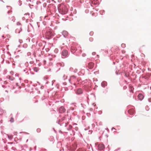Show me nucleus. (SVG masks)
I'll use <instances>...</instances> for the list:
<instances>
[{"label":"nucleus","instance_id":"obj_1","mask_svg":"<svg viewBox=\"0 0 151 151\" xmlns=\"http://www.w3.org/2000/svg\"><path fill=\"white\" fill-rule=\"evenodd\" d=\"M58 10L61 14H65L68 11V9L66 6L63 4H61L58 7Z\"/></svg>","mask_w":151,"mask_h":151},{"label":"nucleus","instance_id":"obj_2","mask_svg":"<svg viewBox=\"0 0 151 151\" xmlns=\"http://www.w3.org/2000/svg\"><path fill=\"white\" fill-rule=\"evenodd\" d=\"M45 35L47 39H49L54 35V33L52 29H50L47 31Z\"/></svg>","mask_w":151,"mask_h":151},{"label":"nucleus","instance_id":"obj_3","mask_svg":"<svg viewBox=\"0 0 151 151\" xmlns=\"http://www.w3.org/2000/svg\"><path fill=\"white\" fill-rule=\"evenodd\" d=\"M104 149V145L102 144H100L98 146V149L100 150H103Z\"/></svg>","mask_w":151,"mask_h":151},{"label":"nucleus","instance_id":"obj_4","mask_svg":"<svg viewBox=\"0 0 151 151\" xmlns=\"http://www.w3.org/2000/svg\"><path fill=\"white\" fill-rule=\"evenodd\" d=\"M94 67V63L92 62H90L88 63V67L90 69H92Z\"/></svg>","mask_w":151,"mask_h":151},{"label":"nucleus","instance_id":"obj_5","mask_svg":"<svg viewBox=\"0 0 151 151\" xmlns=\"http://www.w3.org/2000/svg\"><path fill=\"white\" fill-rule=\"evenodd\" d=\"M68 52L66 50H63L62 52V55L64 57L68 55Z\"/></svg>","mask_w":151,"mask_h":151},{"label":"nucleus","instance_id":"obj_6","mask_svg":"<svg viewBox=\"0 0 151 151\" xmlns=\"http://www.w3.org/2000/svg\"><path fill=\"white\" fill-rule=\"evenodd\" d=\"M65 110L63 106H61L59 109V111L60 113H63L65 111Z\"/></svg>","mask_w":151,"mask_h":151},{"label":"nucleus","instance_id":"obj_7","mask_svg":"<svg viewBox=\"0 0 151 151\" xmlns=\"http://www.w3.org/2000/svg\"><path fill=\"white\" fill-rule=\"evenodd\" d=\"M128 113L130 115H132L134 113V110L133 109H131L128 111Z\"/></svg>","mask_w":151,"mask_h":151},{"label":"nucleus","instance_id":"obj_8","mask_svg":"<svg viewBox=\"0 0 151 151\" xmlns=\"http://www.w3.org/2000/svg\"><path fill=\"white\" fill-rule=\"evenodd\" d=\"M76 93L78 94H80L83 93L82 90L81 88H78L76 91Z\"/></svg>","mask_w":151,"mask_h":151},{"label":"nucleus","instance_id":"obj_9","mask_svg":"<svg viewBox=\"0 0 151 151\" xmlns=\"http://www.w3.org/2000/svg\"><path fill=\"white\" fill-rule=\"evenodd\" d=\"M139 99L140 100H142L144 98L143 96L141 94H139L138 96Z\"/></svg>","mask_w":151,"mask_h":151},{"label":"nucleus","instance_id":"obj_10","mask_svg":"<svg viewBox=\"0 0 151 151\" xmlns=\"http://www.w3.org/2000/svg\"><path fill=\"white\" fill-rule=\"evenodd\" d=\"M62 34L64 37H66L67 36L68 33L67 31H64L63 32Z\"/></svg>","mask_w":151,"mask_h":151},{"label":"nucleus","instance_id":"obj_11","mask_svg":"<svg viewBox=\"0 0 151 151\" xmlns=\"http://www.w3.org/2000/svg\"><path fill=\"white\" fill-rule=\"evenodd\" d=\"M73 80L76 81V79L75 77L73 76H72L71 77L70 80V81H71V83H73L72 81Z\"/></svg>","mask_w":151,"mask_h":151},{"label":"nucleus","instance_id":"obj_12","mask_svg":"<svg viewBox=\"0 0 151 151\" xmlns=\"http://www.w3.org/2000/svg\"><path fill=\"white\" fill-rule=\"evenodd\" d=\"M76 50V49H74V47H72L71 48V51L73 52L74 53L75 52Z\"/></svg>","mask_w":151,"mask_h":151},{"label":"nucleus","instance_id":"obj_13","mask_svg":"<svg viewBox=\"0 0 151 151\" xmlns=\"http://www.w3.org/2000/svg\"><path fill=\"white\" fill-rule=\"evenodd\" d=\"M10 121L12 123L14 122V118L12 117L11 118Z\"/></svg>","mask_w":151,"mask_h":151},{"label":"nucleus","instance_id":"obj_14","mask_svg":"<svg viewBox=\"0 0 151 151\" xmlns=\"http://www.w3.org/2000/svg\"><path fill=\"white\" fill-rule=\"evenodd\" d=\"M9 79L11 81H12L13 80L14 78L12 76H9Z\"/></svg>","mask_w":151,"mask_h":151},{"label":"nucleus","instance_id":"obj_15","mask_svg":"<svg viewBox=\"0 0 151 151\" xmlns=\"http://www.w3.org/2000/svg\"><path fill=\"white\" fill-rule=\"evenodd\" d=\"M34 70L36 72H37L38 70V69L37 68H34Z\"/></svg>","mask_w":151,"mask_h":151},{"label":"nucleus","instance_id":"obj_16","mask_svg":"<svg viewBox=\"0 0 151 151\" xmlns=\"http://www.w3.org/2000/svg\"><path fill=\"white\" fill-rule=\"evenodd\" d=\"M125 46V45L124 44H123L122 45V46L123 47H124V46Z\"/></svg>","mask_w":151,"mask_h":151},{"label":"nucleus","instance_id":"obj_17","mask_svg":"<svg viewBox=\"0 0 151 151\" xmlns=\"http://www.w3.org/2000/svg\"><path fill=\"white\" fill-rule=\"evenodd\" d=\"M148 101L149 102H151V99H148Z\"/></svg>","mask_w":151,"mask_h":151},{"label":"nucleus","instance_id":"obj_18","mask_svg":"<svg viewBox=\"0 0 151 151\" xmlns=\"http://www.w3.org/2000/svg\"><path fill=\"white\" fill-rule=\"evenodd\" d=\"M65 117H63V118H62L63 120H64V119H65Z\"/></svg>","mask_w":151,"mask_h":151},{"label":"nucleus","instance_id":"obj_19","mask_svg":"<svg viewBox=\"0 0 151 151\" xmlns=\"http://www.w3.org/2000/svg\"><path fill=\"white\" fill-rule=\"evenodd\" d=\"M46 61H45V60L44 61V64H45V63H46Z\"/></svg>","mask_w":151,"mask_h":151},{"label":"nucleus","instance_id":"obj_20","mask_svg":"<svg viewBox=\"0 0 151 151\" xmlns=\"http://www.w3.org/2000/svg\"><path fill=\"white\" fill-rule=\"evenodd\" d=\"M73 84H74V85H75V84H76V83H73Z\"/></svg>","mask_w":151,"mask_h":151},{"label":"nucleus","instance_id":"obj_21","mask_svg":"<svg viewBox=\"0 0 151 151\" xmlns=\"http://www.w3.org/2000/svg\"><path fill=\"white\" fill-rule=\"evenodd\" d=\"M70 128H71L72 127V126H70Z\"/></svg>","mask_w":151,"mask_h":151},{"label":"nucleus","instance_id":"obj_22","mask_svg":"<svg viewBox=\"0 0 151 151\" xmlns=\"http://www.w3.org/2000/svg\"><path fill=\"white\" fill-rule=\"evenodd\" d=\"M80 151V150H78V151Z\"/></svg>","mask_w":151,"mask_h":151}]
</instances>
